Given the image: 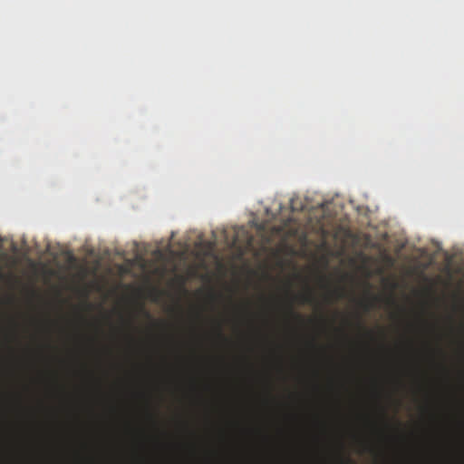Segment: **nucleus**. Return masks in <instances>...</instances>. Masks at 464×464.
Wrapping results in <instances>:
<instances>
[{"instance_id": "nucleus-9", "label": "nucleus", "mask_w": 464, "mask_h": 464, "mask_svg": "<svg viewBox=\"0 0 464 464\" xmlns=\"http://www.w3.org/2000/svg\"><path fill=\"white\" fill-rule=\"evenodd\" d=\"M251 241H252V237L246 235V243L249 245V244H251Z\"/></svg>"}, {"instance_id": "nucleus-2", "label": "nucleus", "mask_w": 464, "mask_h": 464, "mask_svg": "<svg viewBox=\"0 0 464 464\" xmlns=\"http://www.w3.org/2000/svg\"><path fill=\"white\" fill-rule=\"evenodd\" d=\"M323 286L328 290L326 300L329 303H333L344 295V291L343 289H331L326 283H324Z\"/></svg>"}, {"instance_id": "nucleus-5", "label": "nucleus", "mask_w": 464, "mask_h": 464, "mask_svg": "<svg viewBox=\"0 0 464 464\" xmlns=\"http://www.w3.org/2000/svg\"><path fill=\"white\" fill-rule=\"evenodd\" d=\"M287 314H288V315L290 317H292L294 319H296V320H299V321L303 320V317L294 310L292 304L288 305Z\"/></svg>"}, {"instance_id": "nucleus-3", "label": "nucleus", "mask_w": 464, "mask_h": 464, "mask_svg": "<svg viewBox=\"0 0 464 464\" xmlns=\"http://www.w3.org/2000/svg\"><path fill=\"white\" fill-rule=\"evenodd\" d=\"M379 302V297L376 295H371L368 298L362 300L360 302L361 307L365 311L369 312L371 309L375 307L376 304Z\"/></svg>"}, {"instance_id": "nucleus-8", "label": "nucleus", "mask_w": 464, "mask_h": 464, "mask_svg": "<svg viewBox=\"0 0 464 464\" xmlns=\"http://www.w3.org/2000/svg\"><path fill=\"white\" fill-rule=\"evenodd\" d=\"M218 335L219 338L225 340V336H224L220 327H218Z\"/></svg>"}, {"instance_id": "nucleus-1", "label": "nucleus", "mask_w": 464, "mask_h": 464, "mask_svg": "<svg viewBox=\"0 0 464 464\" xmlns=\"http://www.w3.org/2000/svg\"><path fill=\"white\" fill-rule=\"evenodd\" d=\"M296 297L302 304H317V299L311 288H307L304 294Z\"/></svg>"}, {"instance_id": "nucleus-6", "label": "nucleus", "mask_w": 464, "mask_h": 464, "mask_svg": "<svg viewBox=\"0 0 464 464\" xmlns=\"http://www.w3.org/2000/svg\"><path fill=\"white\" fill-rule=\"evenodd\" d=\"M239 230L236 232L234 237H233V246H237L239 244Z\"/></svg>"}, {"instance_id": "nucleus-4", "label": "nucleus", "mask_w": 464, "mask_h": 464, "mask_svg": "<svg viewBox=\"0 0 464 464\" xmlns=\"http://www.w3.org/2000/svg\"><path fill=\"white\" fill-rule=\"evenodd\" d=\"M290 208L293 212L302 211L304 208V205L298 198H292L290 200Z\"/></svg>"}, {"instance_id": "nucleus-10", "label": "nucleus", "mask_w": 464, "mask_h": 464, "mask_svg": "<svg viewBox=\"0 0 464 464\" xmlns=\"http://www.w3.org/2000/svg\"><path fill=\"white\" fill-rule=\"evenodd\" d=\"M31 295H34V292L33 290L30 291Z\"/></svg>"}, {"instance_id": "nucleus-7", "label": "nucleus", "mask_w": 464, "mask_h": 464, "mask_svg": "<svg viewBox=\"0 0 464 464\" xmlns=\"http://www.w3.org/2000/svg\"><path fill=\"white\" fill-rule=\"evenodd\" d=\"M20 409H21V411L23 412V414L28 413V409L24 405L21 397H20Z\"/></svg>"}]
</instances>
